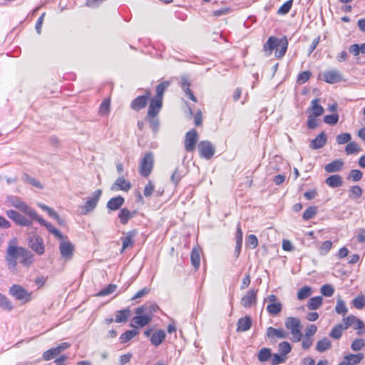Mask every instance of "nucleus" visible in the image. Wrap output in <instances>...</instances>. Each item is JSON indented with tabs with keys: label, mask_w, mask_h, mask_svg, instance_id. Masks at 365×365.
Wrapping results in <instances>:
<instances>
[{
	"label": "nucleus",
	"mask_w": 365,
	"mask_h": 365,
	"mask_svg": "<svg viewBox=\"0 0 365 365\" xmlns=\"http://www.w3.org/2000/svg\"><path fill=\"white\" fill-rule=\"evenodd\" d=\"M4 203L6 206L12 207L29 217L24 216L15 210H7L6 212V216L17 225L22 227H30L32 225V219L36 217V212L29 207L21 197L12 195H7Z\"/></svg>",
	"instance_id": "obj_1"
},
{
	"label": "nucleus",
	"mask_w": 365,
	"mask_h": 365,
	"mask_svg": "<svg viewBox=\"0 0 365 365\" xmlns=\"http://www.w3.org/2000/svg\"><path fill=\"white\" fill-rule=\"evenodd\" d=\"M288 41L286 37L278 38L274 36H270L264 45V51L266 56L271 55L273 50H275V56L277 58L283 57L287 50Z\"/></svg>",
	"instance_id": "obj_2"
},
{
	"label": "nucleus",
	"mask_w": 365,
	"mask_h": 365,
	"mask_svg": "<svg viewBox=\"0 0 365 365\" xmlns=\"http://www.w3.org/2000/svg\"><path fill=\"white\" fill-rule=\"evenodd\" d=\"M25 248L16 245V240L9 241L6 250V261L9 269H14L17 265V259L21 257Z\"/></svg>",
	"instance_id": "obj_3"
},
{
	"label": "nucleus",
	"mask_w": 365,
	"mask_h": 365,
	"mask_svg": "<svg viewBox=\"0 0 365 365\" xmlns=\"http://www.w3.org/2000/svg\"><path fill=\"white\" fill-rule=\"evenodd\" d=\"M101 195L102 190L98 189L94 191L91 196L87 197L85 203L78 207L79 215H86L93 211L98 203Z\"/></svg>",
	"instance_id": "obj_4"
},
{
	"label": "nucleus",
	"mask_w": 365,
	"mask_h": 365,
	"mask_svg": "<svg viewBox=\"0 0 365 365\" xmlns=\"http://www.w3.org/2000/svg\"><path fill=\"white\" fill-rule=\"evenodd\" d=\"M285 327L291 331L292 341L294 342H299L302 340V325L301 322L298 318L293 317H287L285 321Z\"/></svg>",
	"instance_id": "obj_5"
},
{
	"label": "nucleus",
	"mask_w": 365,
	"mask_h": 365,
	"mask_svg": "<svg viewBox=\"0 0 365 365\" xmlns=\"http://www.w3.org/2000/svg\"><path fill=\"white\" fill-rule=\"evenodd\" d=\"M147 307L143 305L136 308L135 316L133 318V322L131 324L133 327H143L148 324L152 320V315L145 313L147 312Z\"/></svg>",
	"instance_id": "obj_6"
},
{
	"label": "nucleus",
	"mask_w": 365,
	"mask_h": 365,
	"mask_svg": "<svg viewBox=\"0 0 365 365\" xmlns=\"http://www.w3.org/2000/svg\"><path fill=\"white\" fill-rule=\"evenodd\" d=\"M9 293L16 300L21 301L24 303L31 300V292H29L23 287L18 284L12 285L9 288Z\"/></svg>",
	"instance_id": "obj_7"
},
{
	"label": "nucleus",
	"mask_w": 365,
	"mask_h": 365,
	"mask_svg": "<svg viewBox=\"0 0 365 365\" xmlns=\"http://www.w3.org/2000/svg\"><path fill=\"white\" fill-rule=\"evenodd\" d=\"M153 154L151 152L147 153L140 163V174L143 177H148L153 170Z\"/></svg>",
	"instance_id": "obj_8"
},
{
	"label": "nucleus",
	"mask_w": 365,
	"mask_h": 365,
	"mask_svg": "<svg viewBox=\"0 0 365 365\" xmlns=\"http://www.w3.org/2000/svg\"><path fill=\"white\" fill-rule=\"evenodd\" d=\"M264 302H268L266 307L267 312L272 316L279 314L282 309V304L279 302H277V297L274 294H269L264 298Z\"/></svg>",
	"instance_id": "obj_9"
},
{
	"label": "nucleus",
	"mask_w": 365,
	"mask_h": 365,
	"mask_svg": "<svg viewBox=\"0 0 365 365\" xmlns=\"http://www.w3.org/2000/svg\"><path fill=\"white\" fill-rule=\"evenodd\" d=\"M343 322L345 329H347L349 327H352L355 330L358 331L357 334L359 335L362 334L364 329V322L354 315H349L344 318Z\"/></svg>",
	"instance_id": "obj_10"
},
{
	"label": "nucleus",
	"mask_w": 365,
	"mask_h": 365,
	"mask_svg": "<svg viewBox=\"0 0 365 365\" xmlns=\"http://www.w3.org/2000/svg\"><path fill=\"white\" fill-rule=\"evenodd\" d=\"M197 148L200 156L202 158L210 159L215 154V148L210 141L200 142Z\"/></svg>",
	"instance_id": "obj_11"
},
{
	"label": "nucleus",
	"mask_w": 365,
	"mask_h": 365,
	"mask_svg": "<svg viewBox=\"0 0 365 365\" xmlns=\"http://www.w3.org/2000/svg\"><path fill=\"white\" fill-rule=\"evenodd\" d=\"M60 253L63 258L66 260L71 259L73 255L74 247L73 244L64 238L61 240L59 245Z\"/></svg>",
	"instance_id": "obj_12"
},
{
	"label": "nucleus",
	"mask_w": 365,
	"mask_h": 365,
	"mask_svg": "<svg viewBox=\"0 0 365 365\" xmlns=\"http://www.w3.org/2000/svg\"><path fill=\"white\" fill-rule=\"evenodd\" d=\"M198 140V135L195 129L188 131L185 135V149L187 152H192L195 150Z\"/></svg>",
	"instance_id": "obj_13"
},
{
	"label": "nucleus",
	"mask_w": 365,
	"mask_h": 365,
	"mask_svg": "<svg viewBox=\"0 0 365 365\" xmlns=\"http://www.w3.org/2000/svg\"><path fill=\"white\" fill-rule=\"evenodd\" d=\"M150 97V92L149 90H146L145 95L138 96L133 100L130 103V108L134 110H139L144 108L146 106Z\"/></svg>",
	"instance_id": "obj_14"
},
{
	"label": "nucleus",
	"mask_w": 365,
	"mask_h": 365,
	"mask_svg": "<svg viewBox=\"0 0 365 365\" xmlns=\"http://www.w3.org/2000/svg\"><path fill=\"white\" fill-rule=\"evenodd\" d=\"M29 247L38 255H41L44 253L45 247L43 239L37 235L30 237Z\"/></svg>",
	"instance_id": "obj_15"
},
{
	"label": "nucleus",
	"mask_w": 365,
	"mask_h": 365,
	"mask_svg": "<svg viewBox=\"0 0 365 365\" xmlns=\"http://www.w3.org/2000/svg\"><path fill=\"white\" fill-rule=\"evenodd\" d=\"M323 79L328 83H336L342 81L343 77L341 73L337 69H332L324 72Z\"/></svg>",
	"instance_id": "obj_16"
},
{
	"label": "nucleus",
	"mask_w": 365,
	"mask_h": 365,
	"mask_svg": "<svg viewBox=\"0 0 365 365\" xmlns=\"http://www.w3.org/2000/svg\"><path fill=\"white\" fill-rule=\"evenodd\" d=\"M32 220H36L38 222H39L41 225L45 226L46 227V229L48 230V231L51 234L53 235L56 238L60 239V240L66 238V237L63 236L58 229H56L55 227H53L51 223L44 220L37 213H36V217H34Z\"/></svg>",
	"instance_id": "obj_17"
},
{
	"label": "nucleus",
	"mask_w": 365,
	"mask_h": 365,
	"mask_svg": "<svg viewBox=\"0 0 365 365\" xmlns=\"http://www.w3.org/2000/svg\"><path fill=\"white\" fill-rule=\"evenodd\" d=\"M257 290L250 289L241 299V305L245 308H250L257 303Z\"/></svg>",
	"instance_id": "obj_18"
},
{
	"label": "nucleus",
	"mask_w": 365,
	"mask_h": 365,
	"mask_svg": "<svg viewBox=\"0 0 365 365\" xmlns=\"http://www.w3.org/2000/svg\"><path fill=\"white\" fill-rule=\"evenodd\" d=\"M163 100L152 98L148 110V115L150 118L156 116L162 108Z\"/></svg>",
	"instance_id": "obj_19"
},
{
	"label": "nucleus",
	"mask_w": 365,
	"mask_h": 365,
	"mask_svg": "<svg viewBox=\"0 0 365 365\" xmlns=\"http://www.w3.org/2000/svg\"><path fill=\"white\" fill-rule=\"evenodd\" d=\"M131 188V183L128 181L125 180V178L123 176L118 177L115 182L111 186V190L113 191H128Z\"/></svg>",
	"instance_id": "obj_20"
},
{
	"label": "nucleus",
	"mask_w": 365,
	"mask_h": 365,
	"mask_svg": "<svg viewBox=\"0 0 365 365\" xmlns=\"http://www.w3.org/2000/svg\"><path fill=\"white\" fill-rule=\"evenodd\" d=\"M308 110L309 115L316 118L322 115L324 112V108L319 105V99L318 98H315L311 101V105L308 108Z\"/></svg>",
	"instance_id": "obj_21"
},
{
	"label": "nucleus",
	"mask_w": 365,
	"mask_h": 365,
	"mask_svg": "<svg viewBox=\"0 0 365 365\" xmlns=\"http://www.w3.org/2000/svg\"><path fill=\"white\" fill-rule=\"evenodd\" d=\"M237 331L244 332L248 331L252 327V319L246 316L238 319L237 323Z\"/></svg>",
	"instance_id": "obj_22"
},
{
	"label": "nucleus",
	"mask_w": 365,
	"mask_h": 365,
	"mask_svg": "<svg viewBox=\"0 0 365 365\" xmlns=\"http://www.w3.org/2000/svg\"><path fill=\"white\" fill-rule=\"evenodd\" d=\"M136 215V211H130L125 207L120 210L118 213V218L121 224L126 225L128 221L134 217Z\"/></svg>",
	"instance_id": "obj_23"
},
{
	"label": "nucleus",
	"mask_w": 365,
	"mask_h": 365,
	"mask_svg": "<svg viewBox=\"0 0 365 365\" xmlns=\"http://www.w3.org/2000/svg\"><path fill=\"white\" fill-rule=\"evenodd\" d=\"M364 358V354L359 353L357 354H349L344 357L343 364L345 365H357Z\"/></svg>",
	"instance_id": "obj_24"
},
{
	"label": "nucleus",
	"mask_w": 365,
	"mask_h": 365,
	"mask_svg": "<svg viewBox=\"0 0 365 365\" xmlns=\"http://www.w3.org/2000/svg\"><path fill=\"white\" fill-rule=\"evenodd\" d=\"M327 135L324 132L319 133L310 143V148L312 149H319L327 143Z\"/></svg>",
	"instance_id": "obj_25"
},
{
	"label": "nucleus",
	"mask_w": 365,
	"mask_h": 365,
	"mask_svg": "<svg viewBox=\"0 0 365 365\" xmlns=\"http://www.w3.org/2000/svg\"><path fill=\"white\" fill-rule=\"evenodd\" d=\"M137 231L133 230L126 233L125 237H121L123 246L121 252H123L127 247L132 246L133 243V238L136 236Z\"/></svg>",
	"instance_id": "obj_26"
},
{
	"label": "nucleus",
	"mask_w": 365,
	"mask_h": 365,
	"mask_svg": "<svg viewBox=\"0 0 365 365\" xmlns=\"http://www.w3.org/2000/svg\"><path fill=\"white\" fill-rule=\"evenodd\" d=\"M125 200L121 196L112 197L107 202V207L110 210H118L124 203Z\"/></svg>",
	"instance_id": "obj_27"
},
{
	"label": "nucleus",
	"mask_w": 365,
	"mask_h": 365,
	"mask_svg": "<svg viewBox=\"0 0 365 365\" xmlns=\"http://www.w3.org/2000/svg\"><path fill=\"white\" fill-rule=\"evenodd\" d=\"M165 336V331L162 329L158 330L152 334L150 341L154 346H158L163 341Z\"/></svg>",
	"instance_id": "obj_28"
},
{
	"label": "nucleus",
	"mask_w": 365,
	"mask_h": 365,
	"mask_svg": "<svg viewBox=\"0 0 365 365\" xmlns=\"http://www.w3.org/2000/svg\"><path fill=\"white\" fill-rule=\"evenodd\" d=\"M267 335L269 338L277 337L279 339H284L287 337V333L283 329L273 327H269L267 329Z\"/></svg>",
	"instance_id": "obj_29"
},
{
	"label": "nucleus",
	"mask_w": 365,
	"mask_h": 365,
	"mask_svg": "<svg viewBox=\"0 0 365 365\" xmlns=\"http://www.w3.org/2000/svg\"><path fill=\"white\" fill-rule=\"evenodd\" d=\"M343 161L341 160H335L327 164L324 169L327 173H335L339 171L343 167Z\"/></svg>",
	"instance_id": "obj_30"
},
{
	"label": "nucleus",
	"mask_w": 365,
	"mask_h": 365,
	"mask_svg": "<svg viewBox=\"0 0 365 365\" xmlns=\"http://www.w3.org/2000/svg\"><path fill=\"white\" fill-rule=\"evenodd\" d=\"M342 182V178L339 175H332L326 180L327 185L333 188L340 187Z\"/></svg>",
	"instance_id": "obj_31"
},
{
	"label": "nucleus",
	"mask_w": 365,
	"mask_h": 365,
	"mask_svg": "<svg viewBox=\"0 0 365 365\" xmlns=\"http://www.w3.org/2000/svg\"><path fill=\"white\" fill-rule=\"evenodd\" d=\"M181 88L188 96V98L194 102H197L196 97L193 95L190 89V83L185 77L181 78Z\"/></svg>",
	"instance_id": "obj_32"
},
{
	"label": "nucleus",
	"mask_w": 365,
	"mask_h": 365,
	"mask_svg": "<svg viewBox=\"0 0 365 365\" xmlns=\"http://www.w3.org/2000/svg\"><path fill=\"white\" fill-rule=\"evenodd\" d=\"M192 266L197 269L200 264V250L198 247H194L191 252L190 256Z\"/></svg>",
	"instance_id": "obj_33"
},
{
	"label": "nucleus",
	"mask_w": 365,
	"mask_h": 365,
	"mask_svg": "<svg viewBox=\"0 0 365 365\" xmlns=\"http://www.w3.org/2000/svg\"><path fill=\"white\" fill-rule=\"evenodd\" d=\"M34 255L33 254L27 250L26 249H24L22 255H21L20 258V263H21L23 265L26 267L30 266L33 262H34Z\"/></svg>",
	"instance_id": "obj_34"
},
{
	"label": "nucleus",
	"mask_w": 365,
	"mask_h": 365,
	"mask_svg": "<svg viewBox=\"0 0 365 365\" xmlns=\"http://www.w3.org/2000/svg\"><path fill=\"white\" fill-rule=\"evenodd\" d=\"M331 346V341L327 338L319 340L316 345V349L319 352H324L329 349Z\"/></svg>",
	"instance_id": "obj_35"
},
{
	"label": "nucleus",
	"mask_w": 365,
	"mask_h": 365,
	"mask_svg": "<svg viewBox=\"0 0 365 365\" xmlns=\"http://www.w3.org/2000/svg\"><path fill=\"white\" fill-rule=\"evenodd\" d=\"M169 85L170 83L168 81H163L158 84L156 87V95L154 98L163 100L164 93L168 88Z\"/></svg>",
	"instance_id": "obj_36"
},
{
	"label": "nucleus",
	"mask_w": 365,
	"mask_h": 365,
	"mask_svg": "<svg viewBox=\"0 0 365 365\" xmlns=\"http://www.w3.org/2000/svg\"><path fill=\"white\" fill-rule=\"evenodd\" d=\"M323 299L320 296L312 297L307 303V307L310 310L318 309L322 304Z\"/></svg>",
	"instance_id": "obj_37"
},
{
	"label": "nucleus",
	"mask_w": 365,
	"mask_h": 365,
	"mask_svg": "<svg viewBox=\"0 0 365 365\" xmlns=\"http://www.w3.org/2000/svg\"><path fill=\"white\" fill-rule=\"evenodd\" d=\"M130 313V311L128 309L118 311L115 314V322L117 323L125 322Z\"/></svg>",
	"instance_id": "obj_38"
},
{
	"label": "nucleus",
	"mask_w": 365,
	"mask_h": 365,
	"mask_svg": "<svg viewBox=\"0 0 365 365\" xmlns=\"http://www.w3.org/2000/svg\"><path fill=\"white\" fill-rule=\"evenodd\" d=\"M312 294V288L308 286H304L299 289L297 292V299L299 300H304L308 298Z\"/></svg>",
	"instance_id": "obj_39"
},
{
	"label": "nucleus",
	"mask_w": 365,
	"mask_h": 365,
	"mask_svg": "<svg viewBox=\"0 0 365 365\" xmlns=\"http://www.w3.org/2000/svg\"><path fill=\"white\" fill-rule=\"evenodd\" d=\"M110 103L108 98L104 99L99 107V114L102 116H107L110 113Z\"/></svg>",
	"instance_id": "obj_40"
},
{
	"label": "nucleus",
	"mask_w": 365,
	"mask_h": 365,
	"mask_svg": "<svg viewBox=\"0 0 365 365\" xmlns=\"http://www.w3.org/2000/svg\"><path fill=\"white\" fill-rule=\"evenodd\" d=\"M346 329L344 324H339L331 331L329 336L335 339H339L342 335V331Z\"/></svg>",
	"instance_id": "obj_41"
},
{
	"label": "nucleus",
	"mask_w": 365,
	"mask_h": 365,
	"mask_svg": "<svg viewBox=\"0 0 365 365\" xmlns=\"http://www.w3.org/2000/svg\"><path fill=\"white\" fill-rule=\"evenodd\" d=\"M335 312L341 315H345L348 312V309L345 304V302L341 298H338L336 301V305L335 307Z\"/></svg>",
	"instance_id": "obj_42"
},
{
	"label": "nucleus",
	"mask_w": 365,
	"mask_h": 365,
	"mask_svg": "<svg viewBox=\"0 0 365 365\" xmlns=\"http://www.w3.org/2000/svg\"><path fill=\"white\" fill-rule=\"evenodd\" d=\"M138 334V331L135 329L127 331L120 335V341L121 343H126L134 338Z\"/></svg>",
	"instance_id": "obj_43"
},
{
	"label": "nucleus",
	"mask_w": 365,
	"mask_h": 365,
	"mask_svg": "<svg viewBox=\"0 0 365 365\" xmlns=\"http://www.w3.org/2000/svg\"><path fill=\"white\" fill-rule=\"evenodd\" d=\"M59 354H59V351H58L57 347H53V348H51V349L46 351L43 354V359L45 361H49Z\"/></svg>",
	"instance_id": "obj_44"
},
{
	"label": "nucleus",
	"mask_w": 365,
	"mask_h": 365,
	"mask_svg": "<svg viewBox=\"0 0 365 365\" xmlns=\"http://www.w3.org/2000/svg\"><path fill=\"white\" fill-rule=\"evenodd\" d=\"M278 350L281 355L286 356L291 351L292 346L289 342L283 341L279 344Z\"/></svg>",
	"instance_id": "obj_45"
},
{
	"label": "nucleus",
	"mask_w": 365,
	"mask_h": 365,
	"mask_svg": "<svg viewBox=\"0 0 365 365\" xmlns=\"http://www.w3.org/2000/svg\"><path fill=\"white\" fill-rule=\"evenodd\" d=\"M271 356V350L268 348L262 349L258 354V359L262 362L269 360Z\"/></svg>",
	"instance_id": "obj_46"
},
{
	"label": "nucleus",
	"mask_w": 365,
	"mask_h": 365,
	"mask_svg": "<svg viewBox=\"0 0 365 365\" xmlns=\"http://www.w3.org/2000/svg\"><path fill=\"white\" fill-rule=\"evenodd\" d=\"M362 190L358 185L351 187L349 190V197L351 199L356 200L361 196Z\"/></svg>",
	"instance_id": "obj_47"
},
{
	"label": "nucleus",
	"mask_w": 365,
	"mask_h": 365,
	"mask_svg": "<svg viewBox=\"0 0 365 365\" xmlns=\"http://www.w3.org/2000/svg\"><path fill=\"white\" fill-rule=\"evenodd\" d=\"M360 150V148L355 142H349L345 148V151L347 155L356 153H359Z\"/></svg>",
	"instance_id": "obj_48"
},
{
	"label": "nucleus",
	"mask_w": 365,
	"mask_h": 365,
	"mask_svg": "<svg viewBox=\"0 0 365 365\" xmlns=\"http://www.w3.org/2000/svg\"><path fill=\"white\" fill-rule=\"evenodd\" d=\"M23 180L25 182H27L30 185H32L33 186L38 187V188H42L43 186L41 185V182L36 180L35 178L29 176L28 174H24L22 178Z\"/></svg>",
	"instance_id": "obj_49"
},
{
	"label": "nucleus",
	"mask_w": 365,
	"mask_h": 365,
	"mask_svg": "<svg viewBox=\"0 0 365 365\" xmlns=\"http://www.w3.org/2000/svg\"><path fill=\"white\" fill-rule=\"evenodd\" d=\"M351 139V136L348 133H344L339 134L336 138V141L339 145H343L345 143H349Z\"/></svg>",
	"instance_id": "obj_50"
},
{
	"label": "nucleus",
	"mask_w": 365,
	"mask_h": 365,
	"mask_svg": "<svg viewBox=\"0 0 365 365\" xmlns=\"http://www.w3.org/2000/svg\"><path fill=\"white\" fill-rule=\"evenodd\" d=\"M292 0H288L284 3L278 9L277 14L281 15L287 14L291 9Z\"/></svg>",
	"instance_id": "obj_51"
},
{
	"label": "nucleus",
	"mask_w": 365,
	"mask_h": 365,
	"mask_svg": "<svg viewBox=\"0 0 365 365\" xmlns=\"http://www.w3.org/2000/svg\"><path fill=\"white\" fill-rule=\"evenodd\" d=\"M365 346V341L362 339H355L351 345V348L354 351H358L361 350Z\"/></svg>",
	"instance_id": "obj_52"
},
{
	"label": "nucleus",
	"mask_w": 365,
	"mask_h": 365,
	"mask_svg": "<svg viewBox=\"0 0 365 365\" xmlns=\"http://www.w3.org/2000/svg\"><path fill=\"white\" fill-rule=\"evenodd\" d=\"M320 292L324 297H331L334 293V289L331 285L327 284L321 287Z\"/></svg>",
	"instance_id": "obj_53"
},
{
	"label": "nucleus",
	"mask_w": 365,
	"mask_h": 365,
	"mask_svg": "<svg viewBox=\"0 0 365 365\" xmlns=\"http://www.w3.org/2000/svg\"><path fill=\"white\" fill-rule=\"evenodd\" d=\"M332 247V242L330 240L324 242L319 247V253L321 255H327Z\"/></svg>",
	"instance_id": "obj_54"
},
{
	"label": "nucleus",
	"mask_w": 365,
	"mask_h": 365,
	"mask_svg": "<svg viewBox=\"0 0 365 365\" xmlns=\"http://www.w3.org/2000/svg\"><path fill=\"white\" fill-rule=\"evenodd\" d=\"M353 306L358 309H361L365 305V297L362 295L358 296L352 301Z\"/></svg>",
	"instance_id": "obj_55"
},
{
	"label": "nucleus",
	"mask_w": 365,
	"mask_h": 365,
	"mask_svg": "<svg viewBox=\"0 0 365 365\" xmlns=\"http://www.w3.org/2000/svg\"><path fill=\"white\" fill-rule=\"evenodd\" d=\"M0 307L7 311H11L13 309L11 302L4 295L0 300Z\"/></svg>",
	"instance_id": "obj_56"
},
{
	"label": "nucleus",
	"mask_w": 365,
	"mask_h": 365,
	"mask_svg": "<svg viewBox=\"0 0 365 365\" xmlns=\"http://www.w3.org/2000/svg\"><path fill=\"white\" fill-rule=\"evenodd\" d=\"M339 120L338 114L327 115L324 118V121L328 125H335Z\"/></svg>",
	"instance_id": "obj_57"
},
{
	"label": "nucleus",
	"mask_w": 365,
	"mask_h": 365,
	"mask_svg": "<svg viewBox=\"0 0 365 365\" xmlns=\"http://www.w3.org/2000/svg\"><path fill=\"white\" fill-rule=\"evenodd\" d=\"M317 212V208L315 207H309L303 213V218L305 220L312 219Z\"/></svg>",
	"instance_id": "obj_58"
},
{
	"label": "nucleus",
	"mask_w": 365,
	"mask_h": 365,
	"mask_svg": "<svg viewBox=\"0 0 365 365\" xmlns=\"http://www.w3.org/2000/svg\"><path fill=\"white\" fill-rule=\"evenodd\" d=\"M312 73L309 71L300 73L297 76V82L300 84L306 83L310 78Z\"/></svg>",
	"instance_id": "obj_59"
},
{
	"label": "nucleus",
	"mask_w": 365,
	"mask_h": 365,
	"mask_svg": "<svg viewBox=\"0 0 365 365\" xmlns=\"http://www.w3.org/2000/svg\"><path fill=\"white\" fill-rule=\"evenodd\" d=\"M116 285H114V284H109L107 287H106L105 289L101 290L99 292V293L98 294V296H106V295H108L111 293H113L115 289H116Z\"/></svg>",
	"instance_id": "obj_60"
},
{
	"label": "nucleus",
	"mask_w": 365,
	"mask_h": 365,
	"mask_svg": "<svg viewBox=\"0 0 365 365\" xmlns=\"http://www.w3.org/2000/svg\"><path fill=\"white\" fill-rule=\"evenodd\" d=\"M247 243L252 249H255L258 245V240L255 235L251 234L247 237Z\"/></svg>",
	"instance_id": "obj_61"
},
{
	"label": "nucleus",
	"mask_w": 365,
	"mask_h": 365,
	"mask_svg": "<svg viewBox=\"0 0 365 365\" xmlns=\"http://www.w3.org/2000/svg\"><path fill=\"white\" fill-rule=\"evenodd\" d=\"M363 173L359 170H351L349 178H351L353 181L356 182L361 179Z\"/></svg>",
	"instance_id": "obj_62"
},
{
	"label": "nucleus",
	"mask_w": 365,
	"mask_h": 365,
	"mask_svg": "<svg viewBox=\"0 0 365 365\" xmlns=\"http://www.w3.org/2000/svg\"><path fill=\"white\" fill-rule=\"evenodd\" d=\"M314 339L312 337H309L304 336L302 339V348L305 350L309 349L313 344Z\"/></svg>",
	"instance_id": "obj_63"
},
{
	"label": "nucleus",
	"mask_w": 365,
	"mask_h": 365,
	"mask_svg": "<svg viewBox=\"0 0 365 365\" xmlns=\"http://www.w3.org/2000/svg\"><path fill=\"white\" fill-rule=\"evenodd\" d=\"M317 327L314 324H309L305 330V336L309 337H312L313 335L317 332Z\"/></svg>",
	"instance_id": "obj_64"
}]
</instances>
